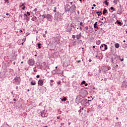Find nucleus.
I'll list each match as a JSON object with an SVG mask.
<instances>
[{"label": "nucleus", "mask_w": 127, "mask_h": 127, "mask_svg": "<svg viewBox=\"0 0 127 127\" xmlns=\"http://www.w3.org/2000/svg\"><path fill=\"white\" fill-rule=\"evenodd\" d=\"M98 22H96L94 24V28H96V29H99V27H98Z\"/></svg>", "instance_id": "0eeeda50"}, {"label": "nucleus", "mask_w": 127, "mask_h": 127, "mask_svg": "<svg viewBox=\"0 0 127 127\" xmlns=\"http://www.w3.org/2000/svg\"><path fill=\"white\" fill-rule=\"evenodd\" d=\"M57 68H58V66H56V69H57Z\"/></svg>", "instance_id": "680f3d73"}, {"label": "nucleus", "mask_w": 127, "mask_h": 127, "mask_svg": "<svg viewBox=\"0 0 127 127\" xmlns=\"http://www.w3.org/2000/svg\"><path fill=\"white\" fill-rule=\"evenodd\" d=\"M21 6H24V3H23L22 5H21L20 7H21Z\"/></svg>", "instance_id": "f704fd0d"}, {"label": "nucleus", "mask_w": 127, "mask_h": 127, "mask_svg": "<svg viewBox=\"0 0 127 127\" xmlns=\"http://www.w3.org/2000/svg\"><path fill=\"white\" fill-rule=\"evenodd\" d=\"M6 15H9V14L6 13Z\"/></svg>", "instance_id": "6e6d98bb"}, {"label": "nucleus", "mask_w": 127, "mask_h": 127, "mask_svg": "<svg viewBox=\"0 0 127 127\" xmlns=\"http://www.w3.org/2000/svg\"><path fill=\"white\" fill-rule=\"evenodd\" d=\"M115 48H119L120 47V44L119 43H116L115 44Z\"/></svg>", "instance_id": "9b49d317"}, {"label": "nucleus", "mask_w": 127, "mask_h": 127, "mask_svg": "<svg viewBox=\"0 0 127 127\" xmlns=\"http://www.w3.org/2000/svg\"><path fill=\"white\" fill-rule=\"evenodd\" d=\"M72 3H73V2H71L70 3V4L71 5H72Z\"/></svg>", "instance_id": "09e8293b"}, {"label": "nucleus", "mask_w": 127, "mask_h": 127, "mask_svg": "<svg viewBox=\"0 0 127 127\" xmlns=\"http://www.w3.org/2000/svg\"><path fill=\"white\" fill-rule=\"evenodd\" d=\"M31 85H32V86H34L35 85H36V82H31Z\"/></svg>", "instance_id": "dca6fc26"}, {"label": "nucleus", "mask_w": 127, "mask_h": 127, "mask_svg": "<svg viewBox=\"0 0 127 127\" xmlns=\"http://www.w3.org/2000/svg\"><path fill=\"white\" fill-rule=\"evenodd\" d=\"M111 60H112V63H113L114 62V60L113 58H111Z\"/></svg>", "instance_id": "ea45409f"}, {"label": "nucleus", "mask_w": 127, "mask_h": 127, "mask_svg": "<svg viewBox=\"0 0 127 127\" xmlns=\"http://www.w3.org/2000/svg\"><path fill=\"white\" fill-rule=\"evenodd\" d=\"M50 81H51V83H53V80H51Z\"/></svg>", "instance_id": "a18cd8bd"}, {"label": "nucleus", "mask_w": 127, "mask_h": 127, "mask_svg": "<svg viewBox=\"0 0 127 127\" xmlns=\"http://www.w3.org/2000/svg\"><path fill=\"white\" fill-rule=\"evenodd\" d=\"M96 47L95 46H93V47H92V48H95Z\"/></svg>", "instance_id": "603ef678"}, {"label": "nucleus", "mask_w": 127, "mask_h": 127, "mask_svg": "<svg viewBox=\"0 0 127 127\" xmlns=\"http://www.w3.org/2000/svg\"><path fill=\"white\" fill-rule=\"evenodd\" d=\"M7 3H9V2L8 1V0H4Z\"/></svg>", "instance_id": "cd10ccee"}, {"label": "nucleus", "mask_w": 127, "mask_h": 127, "mask_svg": "<svg viewBox=\"0 0 127 127\" xmlns=\"http://www.w3.org/2000/svg\"><path fill=\"white\" fill-rule=\"evenodd\" d=\"M79 1H82V0H79Z\"/></svg>", "instance_id": "338daca9"}, {"label": "nucleus", "mask_w": 127, "mask_h": 127, "mask_svg": "<svg viewBox=\"0 0 127 127\" xmlns=\"http://www.w3.org/2000/svg\"><path fill=\"white\" fill-rule=\"evenodd\" d=\"M25 19L27 20V21H28V18L27 17L25 18Z\"/></svg>", "instance_id": "2f4dec72"}, {"label": "nucleus", "mask_w": 127, "mask_h": 127, "mask_svg": "<svg viewBox=\"0 0 127 127\" xmlns=\"http://www.w3.org/2000/svg\"><path fill=\"white\" fill-rule=\"evenodd\" d=\"M57 119H58V120H59V119H60V117H57Z\"/></svg>", "instance_id": "3c124183"}, {"label": "nucleus", "mask_w": 127, "mask_h": 127, "mask_svg": "<svg viewBox=\"0 0 127 127\" xmlns=\"http://www.w3.org/2000/svg\"><path fill=\"white\" fill-rule=\"evenodd\" d=\"M113 2L115 4H117V3L118 2V1H117V0H114Z\"/></svg>", "instance_id": "a878e982"}, {"label": "nucleus", "mask_w": 127, "mask_h": 127, "mask_svg": "<svg viewBox=\"0 0 127 127\" xmlns=\"http://www.w3.org/2000/svg\"><path fill=\"white\" fill-rule=\"evenodd\" d=\"M25 40H26V39L25 38V39H23L22 41H24V42H25Z\"/></svg>", "instance_id": "58836bf2"}, {"label": "nucleus", "mask_w": 127, "mask_h": 127, "mask_svg": "<svg viewBox=\"0 0 127 127\" xmlns=\"http://www.w3.org/2000/svg\"><path fill=\"white\" fill-rule=\"evenodd\" d=\"M45 34H47V31H46L45 32Z\"/></svg>", "instance_id": "8fccbe9b"}, {"label": "nucleus", "mask_w": 127, "mask_h": 127, "mask_svg": "<svg viewBox=\"0 0 127 127\" xmlns=\"http://www.w3.org/2000/svg\"><path fill=\"white\" fill-rule=\"evenodd\" d=\"M115 66L116 65L115 64H113V68H116V67H115Z\"/></svg>", "instance_id": "864d4df0"}, {"label": "nucleus", "mask_w": 127, "mask_h": 127, "mask_svg": "<svg viewBox=\"0 0 127 127\" xmlns=\"http://www.w3.org/2000/svg\"><path fill=\"white\" fill-rule=\"evenodd\" d=\"M34 11H35V12H36V11H37V8H35Z\"/></svg>", "instance_id": "473e14b6"}, {"label": "nucleus", "mask_w": 127, "mask_h": 127, "mask_svg": "<svg viewBox=\"0 0 127 127\" xmlns=\"http://www.w3.org/2000/svg\"><path fill=\"white\" fill-rule=\"evenodd\" d=\"M91 9H94V7H92Z\"/></svg>", "instance_id": "4d7b16f0"}, {"label": "nucleus", "mask_w": 127, "mask_h": 127, "mask_svg": "<svg viewBox=\"0 0 127 127\" xmlns=\"http://www.w3.org/2000/svg\"><path fill=\"white\" fill-rule=\"evenodd\" d=\"M93 6H94V7H95V6H96V5H95V4H93Z\"/></svg>", "instance_id": "de8ad7c7"}, {"label": "nucleus", "mask_w": 127, "mask_h": 127, "mask_svg": "<svg viewBox=\"0 0 127 127\" xmlns=\"http://www.w3.org/2000/svg\"><path fill=\"white\" fill-rule=\"evenodd\" d=\"M72 38L73 39H75V38H76V36H75V35H72Z\"/></svg>", "instance_id": "393cba45"}, {"label": "nucleus", "mask_w": 127, "mask_h": 127, "mask_svg": "<svg viewBox=\"0 0 127 127\" xmlns=\"http://www.w3.org/2000/svg\"><path fill=\"white\" fill-rule=\"evenodd\" d=\"M80 25L81 26H84V24H83V22H80Z\"/></svg>", "instance_id": "5701e85b"}, {"label": "nucleus", "mask_w": 127, "mask_h": 127, "mask_svg": "<svg viewBox=\"0 0 127 127\" xmlns=\"http://www.w3.org/2000/svg\"><path fill=\"white\" fill-rule=\"evenodd\" d=\"M96 43L97 45H100V44H101V41L98 40L96 41Z\"/></svg>", "instance_id": "f8f14e48"}, {"label": "nucleus", "mask_w": 127, "mask_h": 127, "mask_svg": "<svg viewBox=\"0 0 127 127\" xmlns=\"http://www.w3.org/2000/svg\"><path fill=\"white\" fill-rule=\"evenodd\" d=\"M35 56H36V57L37 56V55H35Z\"/></svg>", "instance_id": "774afa93"}, {"label": "nucleus", "mask_w": 127, "mask_h": 127, "mask_svg": "<svg viewBox=\"0 0 127 127\" xmlns=\"http://www.w3.org/2000/svg\"><path fill=\"white\" fill-rule=\"evenodd\" d=\"M21 64H23V62H21Z\"/></svg>", "instance_id": "052dcab7"}, {"label": "nucleus", "mask_w": 127, "mask_h": 127, "mask_svg": "<svg viewBox=\"0 0 127 127\" xmlns=\"http://www.w3.org/2000/svg\"><path fill=\"white\" fill-rule=\"evenodd\" d=\"M81 62V61L80 60H79L77 61V63H80Z\"/></svg>", "instance_id": "a19ab883"}, {"label": "nucleus", "mask_w": 127, "mask_h": 127, "mask_svg": "<svg viewBox=\"0 0 127 127\" xmlns=\"http://www.w3.org/2000/svg\"><path fill=\"white\" fill-rule=\"evenodd\" d=\"M35 63V61H34V59H29L28 61V64H29V65L30 66H33V65H34Z\"/></svg>", "instance_id": "f03ea898"}, {"label": "nucleus", "mask_w": 127, "mask_h": 127, "mask_svg": "<svg viewBox=\"0 0 127 127\" xmlns=\"http://www.w3.org/2000/svg\"><path fill=\"white\" fill-rule=\"evenodd\" d=\"M43 83H44V81L42 79H40L38 82V84L39 85V86H43Z\"/></svg>", "instance_id": "20e7f679"}, {"label": "nucleus", "mask_w": 127, "mask_h": 127, "mask_svg": "<svg viewBox=\"0 0 127 127\" xmlns=\"http://www.w3.org/2000/svg\"><path fill=\"white\" fill-rule=\"evenodd\" d=\"M118 67H119V65L118 64H116L114 68H118Z\"/></svg>", "instance_id": "72a5a7b5"}, {"label": "nucleus", "mask_w": 127, "mask_h": 127, "mask_svg": "<svg viewBox=\"0 0 127 127\" xmlns=\"http://www.w3.org/2000/svg\"><path fill=\"white\" fill-rule=\"evenodd\" d=\"M24 16H26V17H28V16H27L28 15H27V13H26V14H24Z\"/></svg>", "instance_id": "bb28decb"}, {"label": "nucleus", "mask_w": 127, "mask_h": 127, "mask_svg": "<svg viewBox=\"0 0 127 127\" xmlns=\"http://www.w3.org/2000/svg\"><path fill=\"white\" fill-rule=\"evenodd\" d=\"M14 81H15L16 82H16V84H19V83L20 82V77H17L15 78Z\"/></svg>", "instance_id": "423d86ee"}, {"label": "nucleus", "mask_w": 127, "mask_h": 127, "mask_svg": "<svg viewBox=\"0 0 127 127\" xmlns=\"http://www.w3.org/2000/svg\"><path fill=\"white\" fill-rule=\"evenodd\" d=\"M70 8H71V6H70L69 4H66L65 6V10H66V11H69V10H70Z\"/></svg>", "instance_id": "39448f33"}, {"label": "nucleus", "mask_w": 127, "mask_h": 127, "mask_svg": "<svg viewBox=\"0 0 127 127\" xmlns=\"http://www.w3.org/2000/svg\"><path fill=\"white\" fill-rule=\"evenodd\" d=\"M36 69V67H34V72H37V70Z\"/></svg>", "instance_id": "4be33fe9"}, {"label": "nucleus", "mask_w": 127, "mask_h": 127, "mask_svg": "<svg viewBox=\"0 0 127 127\" xmlns=\"http://www.w3.org/2000/svg\"><path fill=\"white\" fill-rule=\"evenodd\" d=\"M81 36H82V35L81 34V33H80L79 34L77 35L76 36V37L77 39H80V38H81Z\"/></svg>", "instance_id": "1a4fd4ad"}, {"label": "nucleus", "mask_w": 127, "mask_h": 127, "mask_svg": "<svg viewBox=\"0 0 127 127\" xmlns=\"http://www.w3.org/2000/svg\"><path fill=\"white\" fill-rule=\"evenodd\" d=\"M110 9L111 10H113V11H115V10H116V9H115V8H114V7H111Z\"/></svg>", "instance_id": "aec40b11"}, {"label": "nucleus", "mask_w": 127, "mask_h": 127, "mask_svg": "<svg viewBox=\"0 0 127 127\" xmlns=\"http://www.w3.org/2000/svg\"><path fill=\"white\" fill-rule=\"evenodd\" d=\"M119 24V25H122V24H123V23H122V22H120L118 20H117L116 22H115V24Z\"/></svg>", "instance_id": "9d476101"}, {"label": "nucleus", "mask_w": 127, "mask_h": 127, "mask_svg": "<svg viewBox=\"0 0 127 127\" xmlns=\"http://www.w3.org/2000/svg\"><path fill=\"white\" fill-rule=\"evenodd\" d=\"M85 84H86V81H85V80H83L81 83V85H84Z\"/></svg>", "instance_id": "412c9836"}, {"label": "nucleus", "mask_w": 127, "mask_h": 127, "mask_svg": "<svg viewBox=\"0 0 127 127\" xmlns=\"http://www.w3.org/2000/svg\"><path fill=\"white\" fill-rule=\"evenodd\" d=\"M21 32H22V30H20V33H21Z\"/></svg>", "instance_id": "5fc2aeb1"}, {"label": "nucleus", "mask_w": 127, "mask_h": 127, "mask_svg": "<svg viewBox=\"0 0 127 127\" xmlns=\"http://www.w3.org/2000/svg\"><path fill=\"white\" fill-rule=\"evenodd\" d=\"M29 91H30L29 89H28V90H27V91H28V92H29Z\"/></svg>", "instance_id": "0e129e2a"}, {"label": "nucleus", "mask_w": 127, "mask_h": 127, "mask_svg": "<svg viewBox=\"0 0 127 127\" xmlns=\"http://www.w3.org/2000/svg\"><path fill=\"white\" fill-rule=\"evenodd\" d=\"M22 45H23V43H22Z\"/></svg>", "instance_id": "69168bd1"}, {"label": "nucleus", "mask_w": 127, "mask_h": 127, "mask_svg": "<svg viewBox=\"0 0 127 127\" xmlns=\"http://www.w3.org/2000/svg\"><path fill=\"white\" fill-rule=\"evenodd\" d=\"M89 62H92V60L89 59Z\"/></svg>", "instance_id": "c03bdc74"}, {"label": "nucleus", "mask_w": 127, "mask_h": 127, "mask_svg": "<svg viewBox=\"0 0 127 127\" xmlns=\"http://www.w3.org/2000/svg\"><path fill=\"white\" fill-rule=\"evenodd\" d=\"M116 120H119V118H118V117H117V118H116Z\"/></svg>", "instance_id": "bf43d9fd"}, {"label": "nucleus", "mask_w": 127, "mask_h": 127, "mask_svg": "<svg viewBox=\"0 0 127 127\" xmlns=\"http://www.w3.org/2000/svg\"><path fill=\"white\" fill-rule=\"evenodd\" d=\"M54 12H56V10H54Z\"/></svg>", "instance_id": "13d9d810"}, {"label": "nucleus", "mask_w": 127, "mask_h": 127, "mask_svg": "<svg viewBox=\"0 0 127 127\" xmlns=\"http://www.w3.org/2000/svg\"><path fill=\"white\" fill-rule=\"evenodd\" d=\"M84 85H85V86L86 87H87V86H88V83H86V82H85V83L84 84Z\"/></svg>", "instance_id": "c9c22d12"}, {"label": "nucleus", "mask_w": 127, "mask_h": 127, "mask_svg": "<svg viewBox=\"0 0 127 127\" xmlns=\"http://www.w3.org/2000/svg\"><path fill=\"white\" fill-rule=\"evenodd\" d=\"M31 20L33 21H38V19H37V18L36 17V16H33Z\"/></svg>", "instance_id": "6e6552de"}, {"label": "nucleus", "mask_w": 127, "mask_h": 127, "mask_svg": "<svg viewBox=\"0 0 127 127\" xmlns=\"http://www.w3.org/2000/svg\"><path fill=\"white\" fill-rule=\"evenodd\" d=\"M38 48H39V49H40L41 48V47H40V46H41V44L38 43Z\"/></svg>", "instance_id": "6ab92c4d"}, {"label": "nucleus", "mask_w": 127, "mask_h": 127, "mask_svg": "<svg viewBox=\"0 0 127 127\" xmlns=\"http://www.w3.org/2000/svg\"><path fill=\"white\" fill-rule=\"evenodd\" d=\"M44 37H45V35H43V36Z\"/></svg>", "instance_id": "e2e57ef3"}, {"label": "nucleus", "mask_w": 127, "mask_h": 127, "mask_svg": "<svg viewBox=\"0 0 127 127\" xmlns=\"http://www.w3.org/2000/svg\"><path fill=\"white\" fill-rule=\"evenodd\" d=\"M26 14L28 15V16H29V15H30V12H27Z\"/></svg>", "instance_id": "b1692460"}, {"label": "nucleus", "mask_w": 127, "mask_h": 127, "mask_svg": "<svg viewBox=\"0 0 127 127\" xmlns=\"http://www.w3.org/2000/svg\"><path fill=\"white\" fill-rule=\"evenodd\" d=\"M22 9H23V10H24V9H25V6H24L22 8Z\"/></svg>", "instance_id": "7c9ffc66"}, {"label": "nucleus", "mask_w": 127, "mask_h": 127, "mask_svg": "<svg viewBox=\"0 0 127 127\" xmlns=\"http://www.w3.org/2000/svg\"><path fill=\"white\" fill-rule=\"evenodd\" d=\"M107 11H108V10H107V9H104L103 12V14H106V13H107Z\"/></svg>", "instance_id": "4468645a"}, {"label": "nucleus", "mask_w": 127, "mask_h": 127, "mask_svg": "<svg viewBox=\"0 0 127 127\" xmlns=\"http://www.w3.org/2000/svg\"><path fill=\"white\" fill-rule=\"evenodd\" d=\"M13 101H14V102H16V99H13Z\"/></svg>", "instance_id": "49530a36"}, {"label": "nucleus", "mask_w": 127, "mask_h": 127, "mask_svg": "<svg viewBox=\"0 0 127 127\" xmlns=\"http://www.w3.org/2000/svg\"><path fill=\"white\" fill-rule=\"evenodd\" d=\"M16 90H18V86L16 87Z\"/></svg>", "instance_id": "37998d69"}, {"label": "nucleus", "mask_w": 127, "mask_h": 127, "mask_svg": "<svg viewBox=\"0 0 127 127\" xmlns=\"http://www.w3.org/2000/svg\"><path fill=\"white\" fill-rule=\"evenodd\" d=\"M103 45L105 47V50H108V46H107V45H106L105 44H104Z\"/></svg>", "instance_id": "2eb2a0df"}, {"label": "nucleus", "mask_w": 127, "mask_h": 127, "mask_svg": "<svg viewBox=\"0 0 127 127\" xmlns=\"http://www.w3.org/2000/svg\"><path fill=\"white\" fill-rule=\"evenodd\" d=\"M120 59L121 61V62H123V61H124V58H123L122 59H121V57H120Z\"/></svg>", "instance_id": "c85d7f7f"}, {"label": "nucleus", "mask_w": 127, "mask_h": 127, "mask_svg": "<svg viewBox=\"0 0 127 127\" xmlns=\"http://www.w3.org/2000/svg\"><path fill=\"white\" fill-rule=\"evenodd\" d=\"M104 3H105V4H106V5H109V2H108V1L107 0H105L104 1Z\"/></svg>", "instance_id": "f3484780"}, {"label": "nucleus", "mask_w": 127, "mask_h": 127, "mask_svg": "<svg viewBox=\"0 0 127 127\" xmlns=\"http://www.w3.org/2000/svg\"><path fill=\"white\" fill-rule=\"evenodd\" d=\"M103 47H104V44L101 45V46L100 47V48H103Z\"/></svg>", "instance_id": "e433bc0d"}, {"label": "nucleus", "mask_w": 127, "mask_h": 127, "mask_svg": "<svg viewBox=\"0 0 127 127\" xmlns=\"http://www.w3.org/2000/svg\"><path fill=\"white\" fill-rule=\"evenodd\" d=\"M67 98L66 97H64L63 99H62V102H63V101H66Z\"/></svg>", "instance_id": "a211bd4d"}, {"label": "nucleus", "mask_w": 127, "mask_h": 127, "mask_svg": "<svg viewBox=\"0 0 127 127\" xmlns=\"http://www.w3.org/2000/svg\"><path fill=\"white\" fill-rule=\"evenodd\" d=\"M52 15L50 14H48L46 16H44V18H46L48 21H51L52 20Z\"/></svg>", "instance_id": "f257e3e1"}, {"label": "nucleus", "mask_w": 127, "mask_h": 127, "mask_svg": "<svg viewBox=\"0 0 127 127\" xmlns=\"http://www.w3.org/2000/svg\"><path fill=\"white\" fill-rule=\"evenodd\" d=\"M70 11L71 12H74L75 10H76V6L75 4H73L71 7H70Z\"/></svg>", "instance_id": "7ed1b4c3"}, {"label": "nucleus", "mask_w": 127, "mask_h": 127, "mask_svg": "<svg viewBox=\"0 0 127 127\" xmlns=\"http://www.w3.org/2000/svg\"><path fill=\"white\" fill-rule=\"evenodd\" d=\"M96 13L98 15V16H101V15L102 14V12L101 11H100V12L97 11V12H96Z\"/></svg>", "instance_id": "ddd939ff"}, {"label": "nucleus", "mask_w": 127, "mask_h": 127, "mask_svg": "<svg viewBox=\"0 0 127 127\" xmlns=\"http://www.w3.org/2000/svg\"><path fill=\"white\" fill-rule=\"evenodd\" d=\"M41 16H42V17H44V16H46L43 15H41Z\"/></svg>", "instance_id": "79ce46f5"}, {"label": "nucleus", "mask_w": 127, "mask_h": 127, "mask_svg": "<svg viewBox=\"0 0 127 127\" xmlns=\"http://www.w3.org/2000/svg\"><path fill=\"white\" fill-rule=\"evenodd\" d=\"M85 29L86 30H88V29H89V28L88 27V26H87V27H85Z\"/></svg>", "instance_id": "c756f323"}, {"label": "nucleus", "mask_w": 127, "mask_h": 127, "mask_svg": "<svg viewBox=\"0 0 127 127\" xmlns=\"http://www.w3.org/2000/svg\"><path fill=\"white\" fill-rule=\"evenodd\" d=\"M36 77H37V78H40V75H37L36 76Z\"/></svg>", "instance_id": "4c0bfd02"}]
</instances>
